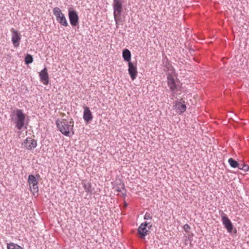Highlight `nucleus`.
Instances as JSON below:
<instances>
[{
    "label": "nucleus",
    "mask_w": 249,
    "mask_h": 249,
    "mask_svg": "<svg viewBox=\"0 0 249 249\" xmlns=\"http://www.w3.org/2000/svg\"><path fill=\"white\" fill-rule=\"evenodd\" d=\"M127 206H128V204L126 202H124V207L126 208L127 207Z\"/></svg>",
    "instance_id": "obj_26"
},
{
    "label": "nucleus",
    "mask_w": 249,
    "mask_h": 249,
    "mask_svg": "<svg viewBox=\"0 0 249 249\" xmlns=\"http://www.w3.org/2000/svg\"><path fill=\"white\" fill-rule=\"evenodd\" d=\"M40 81L44 85H48L49 83V74L47 69L45 67L39 73Z\"/></svg>",
    "instance_id": "obj_12"
},
{
    "label": "nucleus",
    "mask_w": 249,
    "mask_h": 249,
    "mask_svg": "<svg viewBox=\"0 0 249 249\" xmlns=\"http://www.w3.org/2000/svg\"><path fill=\"white\" fill-rule=\"evenodd\" d=\"M36 177H38V178L39 177V175L38 174V175H36Z\"/></svg>",
    "instance_id": "obj_28"
},
{
    "label": "nucleus",
    "mask_w": 249,
    "mask_h": 249,
    "mask_svg": "<svg viewBox=\"0 0 249 249\" xmlns=\"http://www.w3.org/2000/svg\"><path fill=\"white\" fill-rule=\"evenodd\" d=\"M249 170V165L245 163L244 165H243V168L242 169V170H243L244 171H247Z\"/></svg>",
    "instance_id": "obj_24"
},
{
    "label": "nucleus",
    "mask_w": 249,
    "mask_h": 249,
    "mask_svg": "<svg viewBox=\"0 0 249 249\" xmlns=\"http://www.w3.org/2000/svg\"><path fill=\"white\" fill-rule=\"evenodd\" d=\"M128 65V73L132 80H134L136 78L138 75L137 65L131 62H129Z\"/></svg>",
    "instance_id": "obj_11"
},
{
    "label": "nucleus",
    "mask_w": 249,
    "mask_h": 249,
    "mask_svg": "<svg viewBox=\"0 0 249 249\" xmlns=\"http://www.w3.org/2000/svg\"><path fill=\"white\" fill-rule=\"evenodd\" d=\"M167 83L168 85L172 91H175L177 87L175 82V81L173 77L169 75L167 77Z\"/></svg>",
    "instance_id": "obj_15"
},
{
    "label": "nucleus",
    "mask_w": 249,
    "mask_h": 249,
    "mask_svg": "<svg viewBox=\"0 0 249 249\" xmlns=\"http://www.w3.org/2000/svg\"><path fill=\"white\" fill-rule=\"evenodd\" d=\"M234 233H236V229H235Z\"/></svg>",
    "instance_id": "obj_27"
},
{
    "label": "nucleus",
    "mask_w": 249,
    "mask_h": 249,
    "mask_svg": "<svg viewBox=\"0 0 249 249\" xmlns=\"http://www.w3.org/2000/svg\"><path fill=\"white\" fill-rule=\"evenodd\" d=\"M14 117L13 120L16 127L19 130H21L25 126L26 115L20 109H16L13 112Z\"/></svg>",
    "instance_id": "obj_2"
},
{
    "label": "nucleus",
    "mask_w": 249,
    "mask_h": 249,
    "mask_svg": "<svg viewBox=\"0 0 249 249\" xmlns=\"http://www.w3.org/2000/svg\"><path fill=\"white\" fill-rule=\"evenodd\" d=\"M152 225L148 222L142 223L138 228V232L141 238H144L145 236L150 232V230Z\"/></svg>",
    "instance_id": "obj_6"
},
{
    "label": "nucleus",
    "mask_w": 249,
    "mask_h": 249,
    "mask_svg": "<svg viewBox=\"0 0 249 249\" xmlns=\"http://www.w3.org/2000/svg\"><path fill=\"white\" fill-rule=\"evenodd\" d=\"M83 119L87 123L90 122L93 119L92 113L90 111L89 107H84Z\"/></svg>",
    "instance_id": "obj_13"
},
{
    "label": "nucleus",
    "mask_w": 249,
    "mask_h": 249,
    "mask_svg": "<svg viewBox=\"0 0 249 249\" xmlns=\"http://www.w3.org/2000/svg\"><path fill=\"white\" fill-rule=\"evenodd\" d=\"M12 32V42L15 47L17 48L19 46L21 40V35L14 28L11 29Z\"/></svg>",
    "instance_id": "obj_9"
},
{
    "label": "nucleus",
    "mask_w": 249,
    "mask_h": 249,
    "mask_svg": "<svg viewBox=\"0 0 249 249\" xmlns=\"http://www.w3.org/2000/svg\"><path fill=\"white\" fill-rule=\"evenodd\" d=\"M7 249H24L22 247L13 242L6 244Z\"/></svg>",
    "instance_id": "obj_19"
},
{
    "label": "nucleus",
    "mask_w": 249,
    "mask_h": 249,
    "mask_svg": "<svg viewBox=\"0 0 249 249\" xmlns=\"http://www.w3.org/2000/svg\"><path fill=\"white\" fill-rule=\"evenodd\" d=\"M82 184L85 192L87 193V195H89L90 196L93 191L91 188V183L87 182V181H83L82 182Z\"/></svg>",
    "instance_id": "obj_16"
},
{
    "label": "nucleus",
    "mask_w": 249,
    "mask_h": 249,
    "mask_svg": "<svg viewBox=\"0 0 249 249\" xmlns=\"http://www.w3.org/2000/svg\"><path fill=\"white\" fill-rule=\"evenodd\" d=\"M56 125L63 135L69 136L71 131H73L74 122L72 118L69 121L65 119H57L56 121Z\"/></svg>",
    "instance_id": "obj_1"
},
{
    "label": "nucleus",
    "mask_w": 249,
    "mask_h": 249,
    "mask_svg": "<svg viewBox=\"0 0 249 249\" xmlns=\"http://www.w3.org/2000/svg\"><path fill=\"white\" fill-rule=\"evenodd\" d=\"M174 107L177 112L180 114L184 112L186 109L184 101H183V103L181 102L176 103Z\"/></svg>",
    "instance_id": "obj_14"
},
{
    "label": "nucleus",
    "mask_w": 249,
    "mask_h": 249,
    "mask_svg": "<svg viewBox=\"0 0 249 249\" xmlns=\"http://www.w3.org/2000/svg\"><path fill=\"white\" fill-rule=\"evenodd\" d=\"M228 162L231 166L233 168H237V166H239V162L232 158H230L228 160Z\"/></svg>",
    "instance_id": "obj_20"
},
{
    "label": "nucleus",
    "mask_w": 249,
    "mask_h": 249,
    "mask_svg": "<svg viewBox=\"0 0 249 249\" xmlns=\"http://www.w3.org/2000/svg\"><path fill=\"white\" fill-rule=\"evenodd\" d=\"M144 218L145 220L151 219L152 216L150 213H146L144 216Z\"/></svg>",
    "instance_id": "obj_22"
},
{
    "label": "nucleus",
    "mask_w": 249,
    "mask_h": 249,
    "mask_svg": "<svg viewBox=\"0 0 249 249\" xmlns=\"http://www.w3.org/2000/svg\"><path fill=\"white\" fill-rule=\"evenodd\" d=\"M25 63L27 65L30 64L33 62V57L30 54H27L25 57Z\"/></svg>",
    "instance_id": "obj_21"
},
{
    "label": "nucleus",
    "mask_w": 249,
    "mask_h": 249,
    "mask_svg": "<svg viewBox=\"0 0 249 249\" xmlns=\"http://www.w3.org/2000/svg\"><path fill=\"white\" fill-rule=\"evenodd\" d=\"M221 220L228 231L230 233H231L233 230L232 224L230 219L227 216L226 214L223 212H222Z\"/></svg>",
    "instance_id": "obj_10"
},
{
    "label": "nucleus",
    "mask_w": 249,
    "mask_h": 249,
    "mask_svg": "<svg viewBox=\"0 0 249 249\" xmlns=\"http://www.w3.org/2000/svg\"><path fill=\"white\" fill-rule=\"evenodd\" d=\"M238 164L239 166H237V168L240 170H242L243 168V165L245 164V163L242 161L239 162Z\"/></svg>",
    "instance_id": "obj_23"
},
{
    "label": "nucleus",
    "mask_w": 249,
    "mask_h": 249,
    "mask_svg": "<svg viewBox=\"0 0 249 249\" xmlns=\"http://www.w3.org/2000/svg\"><path fill=\"white\" fill-rule=\"evenodd\" d=\"M68 16L72 26L75 27L79 24V16L75 10H68Z\"/></svg>",
    "instance_id": "obj_7"
},
{
    "label": "nucleus",
    "mask_w": 249,
    "mask_h": 249,
    "mask_svg": "<svg viewBox=\"0 0 249 249\" xmlns=\"http://www.w3.org/2000/svg\"><path fill=\"white\" fill-rule=\"evenodd\" d=\"M113 16L116 23H118L123 10V0H113Z\"/></svg>",
    "instance_id": "obj_3"
},
{
    "label": "nucleus",
    "mask_w": 249,
    "mask_h": 249,
    "mask_svg": "<svg viewBox=\"0 0 249 249\" xmlns=\"http://www.w3.org/2000/svg\"><path fill=\"white\" fill-rule=\"evenodd\" d=\"M53 15L55 16L57 21L64 27L68 26L69 24L66 18L59 8L56 7L53 10Z\"/></svg>",
    "instance_id": "obj_4"
},
{
    "label": "nucleus",
    "mask_w": 249,
    "mask_h": 249,
    "mask_svg": "<svg viewBox=\"0 0 249 249\" xmlns=\"http://www.w3.org/2000/svg\"><path fill=\"white\" fill-rule=\"evenodd\" d=\"M22 145L24 148L32 150L36 147L37 142L31 137H28L22 142Z\"/></svg>",
    "instance_id": "obj_8"
},
{
    "label": "nucleus",
    "mask_w": 249,
    "mask_h": 249,
    "mask_svg": "<svg viewBox=\"0 0 249 249\" xmlns=\"http://www.w3.org/2000/svg\"><path fill=\"white\" fill-rule=\"evenodd\" d=\"M184 230L186 231H188V230L190 229V226L188 224H185L183 227Z\"/></svg>",
    "instance_id": "obj_25"
},
{
    "label": "nucleus",
    "mask_w": 249,
    "mask_h": 249,
    "mask_svg": "<svg viewBox=\"0 0 249 249\" xmlns=\"http://www.w3.org/2000/svg\"><path fill=\"white\" fill-rule=\"evenodd\" d=\"M28 183L31 188V191L34 196L38 195V181L37 180L36 177L33 175H30L28 176Z\"/></svg>",
    "instance_id": "obj_5"
},
{
    "label": "nucleus",
    "mask_w": 249,
    "mask_h": 249,
    "mask_svg": "<svg viewBox=\"0 0 249 249\" xmlns=\"http://www.w3.org/2000/svg\"><path fill=\"white\" fill-rule=\"evenodd\" d=\"M122 55L124 61L128 62V63L129 62H131V54L130 51L128 49H124L123 51Z\"/></svg>",
    "instance_id": "obj_17"
},
{
    "label": "nucleus",
    "mask_w": 249,
    "mask_h": 249,
    "mask_svg": "<svg viewBox=\"0 0 249 249\" xmlns=\"http://www.w3.org/2000/svg\"><path fill=\"white\" fill-rule=\"evenodd\" d=\"M120 186H116L115 187V191L118 192H121L123 196L125 197L126 196V190L125 189L124 185V183L120 184Z\"/></svg>",
    "instance_id": "obj_18"
}]
</instances>
